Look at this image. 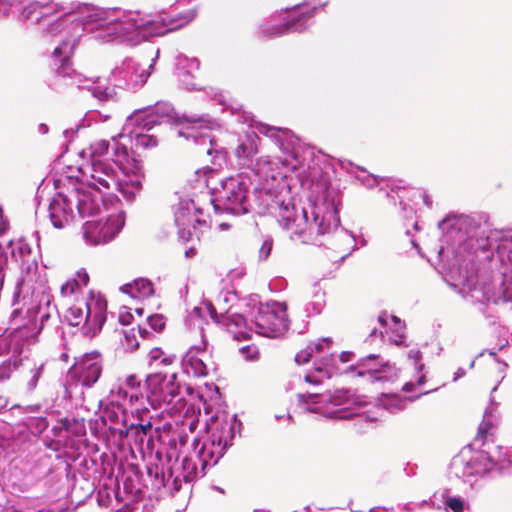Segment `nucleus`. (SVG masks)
<instances>
[{"label": "nucleus", "instance_id": "dca6fc26", "mask_svg": "<svg viewBox=\"0 0 512 512\" xmlns=\"http://www.w3.org/2000/svg\"><path fill=\"white\" fill-rule=\"evenodd\" d=\"M496 467V463L485 451L463 449L450 463V475L474 486L478 477H483Z\"/></svg>", "mask_w": 512, "mask_h": 512}, {"label": "nucleus", "instance_id": "aec40b11", "mask_svg": "<svg viewBox=\"0 0 512 512\" xmlns=\"http://www.w3.org/2000/svg\"><path fill=\"white\" fill-rule=\"evenodd\" d=\"M203 210L192 199L180 200L174 207V221L178 227L179 238L189 241L196 234V224L207 226L206 219L202 218Z\"/></svg>", "mask_w": 512, "mask_h": 512}, {"label": "nucleus", "instance_id": "a19ab883", "mask_svg": "<svg viewBox=\"0 0 512 512\" xmlns=\"http://www.w3.org/2000/svg\"><path fill=\"white\" fill-rule=\"evenodd\" d=\"M28 0H0V16L18 15Z\"/></svg>", "mask_w": 512, "mask_h": 512}, {"label": "nucleus", "instance_id": "49530a36", "mask_svg": "<svg viewBox=\"0 0 512 512\" xmlns=\"http://www.w3.org/2000/svg\"><path fill=\"white\" fill-rule=\"evenodd\" d=\"M495 421V417L492 414V411L486 409L483 417V421L479 425L478 434L485 436L489 433V430L493 427Z\"/></svg>", "mask_w": 512, "mask_h": 512}, {"label": "nucleus", "instance_id": "e2e57ef3", "mask_svg": "<svg viewBox=\"0 0 512 512\" xmlns=\"http://www.w3.org/2000/svg\"><path fill=\"white\" fill-rule=\"evenodd\" d=\"M11 339L9 337L0 338V355L10 351Z\"/></svg>", "mask_w": 512, "mask_h": 512}, {"label": "nucleus", "instance_id": "37998d69", "mask_svg": "<svg viewBox=\"0 0 512 512\" xmlns=\"http://www.w3.org/2000/svg\"><path fill=\"white\" fill-rule=\"evenodd\" d=\"M111 402L117 404V408L122 411L124 415V408L126 402H128V389L122 384L117 385L111 389L110 392Z\"/></svg>", "mask_w": 512, "mask_h": 512}, {"label": "nucleus", "instance_id": "4d7b16f0", "mask_svg": "<svg viewBox=\"0 0 512 512\" xmlns=\"http://www.w3.org/2000/svg\"><path fill=\"white\" fill-rule=\"evenodd\" d=\"M416 198H422L424 204L428 208L432 207V199L430 198V196L425 191H422L420 189L413 190L412 191V195H411V197L409 199L413 200V199H416Z\"/></svg>", "mask_w": 512, "mask_h": 512}, {"label": "nucleus", "instance_id": "f704fd0d", "mask_svg": "<svg viewBox=\"0 0 512 512\" xmlns=\"http://www.w3.org/2000/svg\"><path fill=\"white\" fill-rule=\"evenodd\" d=\"M332 344L331 338H322L317 342L310 343L306 346L305 349L299 351L295 356V361L298 364H305L309 361V359L313 356L314 353H325V351L329 350L330 345Z\"/></svg>", "mask_w": 512, "mask_h": 512}, {"label": "nucleus", "instance_id": "5701e85b", "mask_svg": "<svg viewBox=\"0 0 512 512\" xmlns=\"http://www.w3.org/2000/svg\"><path fill=\"white\" fill-rule=\"evenodd\" d=\"M206 347L207 342L202 336L201 343L192 346L185 353L181 361V366L186 375L205 377L208 374L207 365L205 364V358L207 357Z\"/></svg>", "mask_w": 512, "mask_h": 512}, {"label": "nucleus", "instance_id": "f8f14e48", "mask_svg": "<svg viewBox=\"0 0 512 512\" xmlns=\"http://www.w3.org/2000/svg\"><path fill=\"white\" fill-rule=\"evenodd\" d=\"M297 403L300 408L310 413H324L329 418L346 419L352 413L347 410L357 404L355 395L347 389H338L324 393H298Z\"/></svg>", "mask_w": 512, "mask_h": 512}, {"label": "nucleus", "instance_id": "c85d7f7f", "mask_svg": "<svg viewBox=\"0 0 512 512\" xmlns=\"http://www.w3.org/2000/svg\"><path fill=\"white\" fill-rule=\"evenodd\" d=\"M175 65L178 78L183 87L187 90L198 89L196 84L192 82V79L195 77L194 73L199 69V60L197 58H188L185 55H178Z\"/></svg>", "mask_w": 512, "mask_h": 512}, {"label": "nucleus", "instance_id": "a18cd8bd", "mask_svg": "<svg viewBox=\"0 0 512 512\" xmlns=\"http://www.w3.org/2000/svg\"><path fill=\"white\" fill-rule=\"evenodd\" d=\"M147 474L150 478L154 479V485L157 487L166 486V479L163 469L157 464H150L147 466Z\"/></svg>", "mask_w": 512, "mask_h": 512}, {"label": "nucleus", "instance_id": "2f4dec72", "mask_svg": "<svg viewBox=\"0 0 512 512\" xmlns=\"http://www.w3.org/2000/svg\"><path fill=\"white\" fill-rule=\"evenodd\" d=\"M125 218L124 211H119L117 214L109 215L104 223L101 222L102 239H104L105 243L114 239L122 230Z\"/></svg>", "mask_w": 512, "mask_h": 512}, {"label": "nucleus", "instance_id": "2eb2a0df", "mask_svg": "<svg viewBox=\"0 0 512 512\" xmlns=\"http://www.w3.org/2000/svg\"><path fill=\"white\" fill-rule=\"evenodd\" d=\"M106 300L93 293L86 301L77 302L70 306L65 313V319L71 326L83 324L84 333L87 335H96L106 321Z\"/></svg>", "mask_w": 512, "mask_h": 512}, {"label": "nucleus", "instance_id": "69168bd1", "mask_svg": "<svg viewBox=\"0 0 512 512\" xmlns=\"http://www.w3.org/2000/svg\"><path fill=\"white\" fill-rule=\"evenodd\" d=\"M390 315L386 312V311H382L379 316H378V323L382 326V327H386L388 326V320L390 319Z\"/></svg>", "mask_w": 512, "mask_h": 512}, {"label": "nucleus", "instance_id": "6e6d98bb", "mask_svg": "<svg viewBox=\"0 0 512 512\" xmlns=\"http://www.w3.org/2000/svg\"><path fill=\"white\" fill-rule=\"evenodd\" d=\"M212 100L216 102V104L222 106V111H225L226 109L230 108L231 112L235 113V111L238 110V107L227 104L226 98L222 93L214 92Z\"/></svg>", "mask_w": 512, "mask_h": 512}, {"label": "nucleus", "instance_id": "052dcab7", "mask_svg": "<svg viewBox=\"0 0 512 512\" xmlns=\"http://www.w3.org/2000/svg\"><path fill=\"white\" fill-rule=\"evenodd\" d=\"M75 279L78 280V282L80 284V288H81V287L86 286L88 284L89 275H88V273L86 272L85 269H80V270L77 271Z\"/></svg>", "mask_w": 512, "mask_h": 512}, {"label": "nucleus", "instance_id": "bf43d9fd", "mask_svg": "<svg viewBox=\"0 0 512 512\" xmlns=\"http://www.w3.org/2000/svg\"><path fill=\"white\" fill-rule=\"evenodd\" d=\"M392 323H393V332L396 333V332H405V323L397 316L395 315H391L390 317Z\"/></svg>", "mask_w": 512, "mask_h": 512}, {"label": "nucleus", "instance_id": "6e6552de", "mask_svg": "<svg viewBox=\"0 0 512 512\" xmlns=\"http://www.w3.org/2000/svg\"><path fill=\"white\" fill-rule=\"evenodd\" d=\"M46 280L39 273L35 260L22 261L21 277L17 280L12 298L15 307L12 316L21 314L26 307V315L39 330L50 317V295L46 292Z\"/></svg>", "mask_w": 512, "mask_h": 512}, {"label": "nucleus", "instance_id": "c756f323", "mask_svg": "<svg viewBox=\"0 0 512 512\" xmlns=\"http://www.w3.org/2000/svg\"><path fill=\"white\" fill-rule=\"evenodd\" d=\"M436 389H433L435 391ZM432 390L425 391L413 397H404L398 394H385L379 399V405L390 413H398L406 408L408 402L419 399L422 395L431 393Z\"/></svg>", "mask_w": 512, "mask_h": 512}, {"label": "nucleus", "instance_id": "ddd939ff", "mask_svg": "<svg viewBox=\"0 0 512 512\" xmlns=\"http://www.w3.org/2000/svg\"><path fill=\"white\" fill-rule=\"evenodd\" d=\"M116 148V166L123 174L117 178V183L112 191H118L128 201H134L142 190V182L145 178L143 161L140 155L134 152L127 154L122 146Z\"/></svg>", "mask_w": 512, "mask_h": 512}, {"label": "nucleus", "instance_id": "473e14b6", "mask_svg": "<svg viewBox=\"0 0 512 512\" xmlns=\"http://www.w3.org/2000/svg\"><path fill=\"white\" fill-rule=\"evenodd\" d=\"M125 218L124 211H119L117 214L109 215L104 223L101 222L102 239H104L105 243L114 239L122 230Z\"/></svg>", "mask_w": 512, "mask_h": 512}, {"label": "nucleus", "instance_id": "f257e3e1", "mask_svg": "<svg viewBox=\"0 0 512 512\" xmlns=\"http://www.w3.org/2000/svg\"><path fill=\"white\" fill-rule=\"evenodd\" d=\"M438 265L469 303L512 302V230H488L467 215L449 214L438 223Z\"/></svg>", "mask_w": 512, "mask_h": 512}, {"label": "nucleus", "instance_id": "7ed1b4c3", "mask_svg": "<svg viewBox=\"0 0 512 512\" xmlns=\"http://www.w3.org/2000/svg\"><path fill=\"white\" fill-rule=\"evenodd\" d=\"M318 187L321 191L299 212L291 197L278 196L269 205V211L290 233L291 239L343 253L341 259H344L355 249L356 243L353 233L340 225V194L326 183Z\"/></svg>", "mask_w": 512, "mask_h": 512}, {"label": "nucleus", "instance_id": "58836bf2", "mask_svg": "<svg viewBox=\"0 0 512 512\" xmlns=\"http://www.w3.org/2000/svg\"><path fill=\"white\" fill-rule=\"evenodd\" d=\"M325 292L321 289H317L310 301L305 304L304 311L307 317L318 315L322 312L325 306Z\"/></svg>", "mask_w": 512, "mask_h": 512}, {"label": "nucleus", "instance_id": "1a4fd4ad", "mask_svg": "<svg viewBox=\"0 0 512 512\" xmlns=\"http://www.w3.org/2000/svg\"><path fill=\"white\" fill-rule=\"evenodd\" d=\"M101 210V197L93 195L85 183L57 192L50 200L48 215L56 229H63L72 224L76 217L85 218L98 214Z\"/></svg>", "mask_w": 512, "mask_h": 512}, {"label": "nucleus", "instance_id": "6ab92c4d", "mask_svg": "<svg viewBox=\"0 0 512 512\" xmlns=\"http://www.w3.org/2000/svg\"><path fill=\"white\" fill-rule=\"evenodd\" d=\"M117 166L111 161L93 160L89 168V175L85 187L92 191L93 195L101 197V206L104 203V195L112 191L117 183Z\"/></svg>", "mask_w": 512, "mask_h": 512}, {"label": "nucleus", "instance_id": "9d476101", "mask_svg": "<svg viewBox=\"0 0 512 512\" xmlns=\"http://www.w3.org/2000/svg\"><path fill=\"white\" fill-rule=\"evenodd\" d=\"M241 306L246 308L245 313L250 317L253 331L261 336L278 338L289 328L287 306L284 302L262 304L257 295H251L243 299Z\"/></svg>", "mask_w": 512, "mask_h": 512}, {"label": "nucleus", "instance_id": "774afa93", "mask_svg": "<svg viewBox=\"0 0 512 512\" xmlns=\"http://www.w3.org/2000/svg\"><path fill=\"white\" fill-rule=\"evenodd\" d=\"M182 481H184L183 477L181 478L180 476H175L172 479V490H173V492L180 491V489L182 487Z\"/></svg>", "mask_w": 512, "mask_h": 512}, {"label": "nucleus", "instance_id": "412c9836", "mask_svg": "<svg viewBox=\"0 0 512 512\" xmlns=\"http://www.w3.org/2000/svg\"><path fill=\"white\" fill-rule=\"evenodd\" d=\"M102 369V357L93 351L81 356L71 368V373L83 387L91 388L99 380Z\"/></svg>", "mask_w": 512, "mask_h": 512}, {"label": "nucleus", "instance_id": "de8ad7c7", "mask_svg": "<svg viewBox=\"0 0 512 512\" xmlns=\"http://www.w3.org/2000/svg\"><path fill=\"white\" fill-rule=\"evenodd\" d=\"M80 289V284L78 280L75 278L68 279L65 283L61 285L60 292L62 296L67 297L74 294L77 290Z\"/></svg>", "mask_w": 512, "mask_h": 512}, {"label": "nucleus", "instance_id": "ea45409f", "mask_svg": "<svg viewBox=\"0 0 512 512\" xmlns=\"http://www.w3.org/2000/svg\"><path fill=\"white\" fill-rule=\"evenodd\" d=\"M355 169L356 171L351 170V172L355 174L356 180H358L366 188L372 189L380 185L382 179H379L378 176L370 174L365 169L360 167H355Z\"/></svg>", "mask_w": 512, "mask_h": 512}, {"label": "nucleus", "instance_id": "864d4df0", "mask_svg": "<svg viewBox=\"0 0 512 512\" xmlns=\"http://www.w3.org/2000/svg\"><path fill=\"white\" fill-rule=\"evenodd\" d=\"M272 248L273 239L270 236L265 237L259 249V259L266 260L270 256Z\"/></svg>", "mask_w": 512, "mask_h": 512}, {"label": "nucleus", "instance_id": "338daca9", "mask_svg": "<svg viewBox=\"0 0 512 512\" xmlns=\"http://www.w3.org/2000/svg\"><path fill=\"white\" fill-rule=\"evenodd\" d=\"M427 502L424 500L422 501L421 503H418V504H413L412 502H408V503H405L403 505V509L407 512H413L414 509L417 507V508H421L423 505H425Z\"/></svg>", "mask_w": 512, "mask_h": 512}, {"label": "nucleus", "instance_id": "79ce46f5", "mask_svg": "<svg viewBox=\"0 0 512 512\" xmlns=\"http://www.w3.org/2000/svg\"><path fill=\"white\" fill-rule=\"evenodd\" d=\"M408 358L413 362L414 368L417 371L418 374H420L417 377L416 383L418 386H422L426 382V376L422 373L425 365L421 363L422 360V353L420 350L412 349L408 352Z\"/></svg>", "mask_w": 512, "mask_h": 512}, {"label": "nucleus", "instance_id": "393cba45", "mask_svg": "<svg viewBox=\"0 0 512 512\" xmlns=\"http://www.w3.org/2000/svg\"><path fill=\"white\" fill-rule=\"evenodd\" d=\"M243 300L239 303L241 307ZM243 313L234 312L227 316L220 318V324L225 327L226 331L237 341L248 340L253 331V326L250 322V317L245 313V307Z\"/></svg>", "mask_w": 512, "mask_h": 512}, {"label": "nucleus", "instance_id": "8fccbe9b", "mask_svg": "<svg viewBox=\"0 0 512 512\" xmlns=\"http://www.w3.org/2000/svg\"><path fill=\"white\" fill-rule=\"evenodd\" d=\"M163 356V351L160 348H153L149 352V359L151 362H156L160 360L161 364L167 366L170 365L173 362V357L171 356Z\"/></svg>", "mask_w": 512, "mask_h": 512}, {"label": "nucleus", "instance_id": "20e7f679", "mask_svg": "<svg viewBox=\"0 0 512 512\" xmlns=\"http://www.w3.org/2000/svg\"><path fill=\"white\" fill-rule=\"evenodd\" d=\"M163 123L174 125L177 135L192 140L199 147V152L219 157L220 148L211 134L219 124L209 115H179L169 102L159 101L154 105L136 109L127 117V129L130 125H137L152 130Z\"/></svg>", "mask_w": 512, "mask_h": 512}, {"label": "nucleus", "instance_id": "39448f33", "mask_svg": "<svg viewBox=\"0 0 512 512\" xmlns=\"http://www.w3.org/2000/svg\"><path fill=\"white\" fill-rule=\"evenodd\" d=\"M256 130L259 134L272 139L282 153L275 158L261 156L251 164V172L263 186H269L270 182L285 178L288 172L311 167L308 161L313 155L312 150L303 149L291 130L264 123H259Z\"/></svg>", "mask_w": 512, "mask_h": 512}, {"label": "nucleus", "instance_id": "a211bd4d", "mask_svg": "<svg viewBox=\"0 0 512 512\" xmlns=\"http://www.w3.org/2000/svg\"><path fill=\"white\" fill-rule=\"evenodd\" d=\"M158 57L159 49L156 50L155 57L148 69H144L133 58H125L111 70L110 80L113 82V86L133 92L139 90L150 77V70L154 68Z\"/></svg>", "mask_w": 512, "mask_h": 512}, {"label": "nucleus", "instance_id": "4468645a", "mask_svg": "<svg viewBox=\"0 0 512 512\" xmlns=\"http://www.w3.org/2000/svg\"><path fill=\"white\" fill-rule=\"evenodd\" d=\"M146 401L153 409L169 411L182 400L177 374L156 372L147 375L145 381Z\"/></svg>", "mask_w": 512, "mask_h": 512}, {"label": "nucleus", "instance_id": "7c9ffc66", "mask_svg": "<svg viewBox=\"0 0 512 512\" xmlns=\"http://www.w3.org/2000/svg\"><path fill=\"white\" fill-rule=\"evenodd\" d=\"M335 368V355L333 353L324 355L321 358V364L315 366V371L319 374H306L304 377L305 382L312 385H319L322 383L323 378H330Z\"/></svg>", "mask_w": 512, "mask_h": 512}, {"label": "nucleus", "instance_id": "72a5a7b5", "mask_svg": "<svg viewBox=\"0 0 512 512\" xmlns=\"http://www.w3.org/2000/svg\"><path fill=\"white\" fill-rule=\"evenodd\" d=\"M121 290L131 298L139 300L146 299L154 293L152 282L144 278L136 279L133 283L124 285Z\"/></svg>", "mask_w": 512, "mask_h": 512}, {"label": "nucleus", "instance_id": "0eeeda50", "mask_svg": "<svg viewBox=\"0 0 512 512\" xmlns=\"http://www.w3.org/2000/svg\"><path fill=\"white\" fill-rule=\"evenodd\" d=\"M73 54V45L70 41H63L56 46L52 53L51 74L46 83L50 89L62 93L70 87L86 90L99 104L115 102L117 93L114 87L106 84L100 77L90 78L76 72L71 65L70 57Z\"/></svg>", "mask_w": 512, "mask_h": 512}, {"label": "nucleus", "instance_id": "09e8293b", "mask_svg": "<svg viewBox=\"0 0 512 512\" xmlns=\"http://www.w3.org/2000/svg\"><path fill=\"white\" fill-rule=\"evenodd\" d=\"M147 323L152 330L160 332L165 327L166 321L163 315L154 314L148 316Z\"/></svg>", "mask_w": 512, "mask_h": 512}, {"label": "nucleus", "instance_id": "603ef678", "mask_svg": "<svg viewBox=\"0 0 512 512\" xmlns=\"http://www.w3.org/2000/svg\"><path fill=\"white\" fill-rule=\"evenodd\" d=\"M17 361H6L0 366V382L8 380L12 372L17 368Z\"/></svg>", "mask_w": 512, "mask_h": 512}, {"label": "nucleus", "instance_id": "0e129e2a", "mask_svg": "<svg viewBox=\"0 0 512 512\" xmlns=\"http://www.w3.org/2000/svg\"><path fill=\"white\" fill-rule=\"evenodd\" d=\"M404 339H405V332H402V333L396 332L395 338L392 341L397 346H406Z\"/></svg>", "mask_w": 512, "mask_h": 512}, {"label": "nucleus", "instance_id": "4c0bfd02", "mask_svg": "<svg viewBox=\"0 0 512 512\" xmlns=\"http://www.w3.org/2000/svg\"><path fill=\"white\" fill-rule=\"evenodd\" d=\"M257 152V147L252 140L247 139L246 141L241 142L235 149V155L239 159L240 165H248L251 166L252 160L251 157L255 155Z\"/></svg>", "mask_w": 512, "mask_h": 512}, {"label": "nucleus", "instance_id": "13d9d810", "mask_svg": "<svg viewBox=\"0 0 512 512\" xmlns=\"http://www.w3.org/2000/svg\"><path fill=\"white\" fill-rule=\"evenodd\" d=\"M122 385L128 390H137L141 387V380L136 375H129Z\"/></svg>", "mask_w": 512, "mask_h": 512}, {"label": "nucleus", "instance_id": "5fc2aeb1", "mask_svg": "<svg viewBox=\"0 0 512 512\" xmlns=\"http://www.w3.org/2000/svg\"><path fill=\"white\" fill-rule=\"evenodd\" d=\"M144 400H146V393L143 394L142 388L128 390V403L135 404L141 403L143 404Z\"/></svg>", "mask_w": 512, "mask_h": 512}, {"label": "nucleus", "instance_id": "f03ea898", "mask_svg": "<svg viewBox=\"0 0 512 512\" xmlns=\"http://www.w3.org/2000/svg\"><path fill=\"white\" fill-rule=\"evenodd\" d=\"M17 17L23 21L38 23L48 35L66 31L75 46L82 32L94 34L102 42H126L137 45L150 37L163 36L191 22L196 10L190 9L178 17L159 15L153 17L139 11H121L118 8H101L83 4H60L28 0Z\"/></svg>", "mask_w": 512, "mask_h": 512}, {"label": "nucleus", "instance_id": "c03bdc74", "mask_svg": "<svg viewBox=\"0 0 512 512\" xmlns=\"http://www.w3.org/2000/svg\"><path fill=\"white\" fill-rule=\"evenodd\" d=\"M44 366H45L44 363H40L38 365L35 364L29 370V378H28L27 383H26V389H27L28 392H33L36 389V387L38 385V382H39V379L43 375Z\"/></svg>", "mask_w": 512, "mask_h": 512}, {"label": "nucleus", "instance_id": "423d86ee", "mask_svg": "<svg viewBox=\"0 0 512 512\" xmlns=\"http://www.w3.org/2000/svg\"><path fill=\"white\" fill-rule=\"evenodd\" d=\"M240 425L236 415L229 419L215 417L206 424V435L194 439L193 453L185 456L182 460L181 476L184 482L189 483L199 477H204L206 469L218 463L227 448L232 445V440Z\"/></svg>", "mask_w": 512, "mask_h": 512}, {"label": "nucleus", "instance_id": "b1692460", "mask_svg": "<svg viewBox=\"0 0 512 512\" xmlns=\"http://www.w3.org/2000/svg\"><path fill=\"white\" fill-rule=\"evenodd\" d=\"M127 139L125 133H120L118 136H114L111 140H96L90 144V160L91 163L93 160H106L112 161L116 165V148L117 146H122L127 154H131L133 151H129L125 140Z\"/></svg>", "mask_w": 512, "mask_h": 512}, {"label": "nucleus", "instance_id": "3c124183", "mask_svg": "<svg viewBox=\"0 0 512 512\" xmlns=\"http://www.w3.org/2000/svg\"><path fill=\"white\" fill-rule=\"evenodd\" d=\"M444 504L453 512H464V502L460 497L449 496L445 499Z\"/></svg>", "mask_w": 512, "mask_h": 512}, {"label": "nucleus", "instance_id": "680f3d73", "mask_svg": "<svg viewBox=\"0 0 512 512\" xmlns=\"http://www.w3.org/2000/svg\"><path fill=\"white\" fill-rule=\"evenodd\" d=\"M188 441V435L184 432H178L173 438L170 439V442L176 445L178 442L180 446H185Z\"/></svg>", "mask_w": 512, "mask_h": 512}, {"label": "nucleus", "instance_id": "9b49d317", "mask_svg": "<svg viewBox=\"0 0 512 512\" xmlns=\"http://www.w3.org/2000/svg\"><path fill=\"white\" fill-rule=\"evenodd\" d=\"M250 177L244 173L230 176L221 181L209 199L216 213L244 215L249 212L251 204L249 192Z\"/></svg>", "mask_w": 512, "mask_h": 512}, {"label": "nucleus", "instance_id": "c9c22d12", "mask_svg": "<svg viewBox=\"0 0 512 512\" xmlns=\"http://www.w3.org/2000/svg\"><path fill=\"white\" fill-rule=\"evenodd\" d=\"M380 192L385 193V197L393 206L397 205V201L399 202L400 212L404 218H412L414 214V209L413 207L404 202V190H400L399 188L395 189L394 187H392L390 190H386L383 187H381Z\"/></svg>", "mask_w": 512, "mask_h": 512}, {"label": "nucleus", "instance_id": "4be33fe9", "mask_svg": "<svg viewBox=\"0 0 512 512\" xmlns=\"http://www.w3.org/2000/svg\"><path fill=\"white\" fill-rule=\"evenodd\" d=\"M378 359V355L370 354L360 359L356 365L349 366L344 373H356L358 377H366L371 383L389 381L391 377L386 374V371H392L395 368L389 362L372 363Z\"/></svg>", "mask_w": 512, "mask_h": 512}, {"label": "nucleus", "instance_id": "f3484780", "mask_svg": "<svg viewBox=\"0 0 512 512\" xmlns=\"http://www.w3.org/2000/svg\"><path fill=\"white\" fill-rule=\"evenodd\" d=\"M318 8L306 5H296L287 12L282 24L266 21L258 28V35L262 38L278 37L286 33L302 32L312 24V18Z\"/></svg>", "mask_w": 512, "mask_h": 512}, {"label": "nucleus", "instance_id": "a878e982", "mask_svg": "<svg viewBox=\"0 0 512 512\" xmlns=\"http://www.w3.org/2000/svg\"><path fill=\"white\" fill-rule=\"evenodd\" d=\"M150 130H147L142 127H138L137 125H130L129 129H127V122L124 125L123 132L126 134L127 139L125 143L131 144V147H128L129 151H133L136 155H138L135 149H148L154 148L158 145V138L153 134H148Z\"/></svg>", "mask_w": 512, "mask_h": 512}, {"label": "nucleus", "instance_id": "bb28decb", "mask_svg": "<svg viewBox=\"0 0 512 512\" xmlns=\"http://www.w3.org/2000/svg\"><path fill=\"white\" fill-rule=\"evenodd\" d=\"M237 302H239V299H238L236 292L229 291V290H222L218 294L215 303L206 301L205 306L208 310L210 317L215 322H220V318L229 315L230 309Z\"/></svg>", "mask_w": 512, "mask_h": 512}, {"label": "nucleus", "instance_id": "cd10ccee", "mask_svg": "<svg viewBox=\"0 0 512 512\" xmlns=\"http://www.w3.org/2000/svg\"><path fill=\"white\" fill-rule=\"evenodd\" d=\"M112 429L119 434L121 439L132 437L134 438L135 443L142 444L146 436L149 438L152 437V424L150 421L146 423L128 424L125 415H122L121 423H115V426Z\"/></svg>", "mask_w": 512, "mask_h": 512}, {"label": "nucleus", "instance_id": "e433bc0d", "mask_svg": "<svg viewBox=\"0 0 512 512\" xmlns=\"http://www.w3.org/2000/svg\"><path fill=\"white\" fill-rule=\"evenodd\" d=\"M101 221H87L83 225V236L90 245L105 244L102 239Z\"/></svg>", "mask_w": 512, "mask_h": 512}]
</instances>
